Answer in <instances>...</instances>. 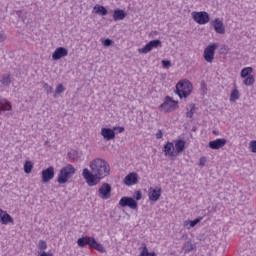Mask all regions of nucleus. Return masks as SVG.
Instances as JSON below:
<instances>
[{"mask_svg":"<svg viewBox=\"0 0 256 256\" xmlns=\"http://www.w3.org/2000/svg\"><path fill=\"white\" fill-rule=\"evenodd\" d=\"M244 85L247 87H251V85H255V77L253 75L246 76L243 81Z\"/></svg>","mask_w":256,"mask_h":256,"instance_id":"27","label":"nucleus"},{"mask_svg":"<svg viewBox=\"0 0 256 256\" xmlns=\"http://www.w3.org/2000/svg\"><path fill=\"white\" fill-rule=\"evenodd\" d=\"M227 145V140L225 138H218L214 141L209 142L210 149H221Z\"/></svg>","mask_w":256,"mask_h":256,"instance_id":"15","label":"nucleus"},{"mask_svg":"<svg viewBox=\"0 0 256 256\" xmlns=\"http://www.w3.org/2000/svg\"><path fill=\"white\" fill-rule=\"evenodd\" d=\"M55 93L56 95H61V93H65V87L63 86V84H58L56 86Z\"/></svg>","mask_w":256,"mask_h":256,"instance_id":"32","label":"nucleus"},{"mask_svg":"<svg viewBox=\"0 0 256 256\" xmlns=\"http://www.w3.org/2000/svg\"><path fill=\"white\" fill-rule=\"evenodd\" d=\"M78 247H87V245L90 247V249H95L96 251H99V253H105V247L101 243H98L97 240H95V237L91 236H85L82 238H79L77 240Z\"/></svg>","mask_w":256,"mask_h":256,"instance_id":"2","label":"nucleus"},{"mask_svg":"<svg viewBox=\"0 0 256 256\" xmlns=\"http://www.w3.org/2000/svg\"><path fill=\"white\" fill-rule=\"evenodd\" d=\"M212 25L216 33H218L219 35L225 34V26L223 25V21H221L219 18H216L212 22Z\"/></svg>","mask_w":256,"mask_h":256,"instance_id":"17","label":"nucleus"},{"mask_svg":"<svg viewBox=\"0 0 256 256\" xmlns=\"http://www.w3.org/2000/svg\"><path fill=\"white\" fill-rule=\"evenodd\" d=\"M0 83H2L4 87H9V85H11V74H4Z\"/></svg>","mask_w":256,"mask_h":256,"instance_id":"25","label":"nucleus"},{"mask_svg":"<svg viewBox=\"0 0 256 256\" xmlns=\"http://www.w3.org/2000/svg\"><path fill=\"white\" fill-rule=\"evenodd\" d=\"M175 149L176 153L179 155L185 151V141L184 140H177L175 142Z\"/></svg>","mask_w":256,"mask_h":256,"instance_id":"23","label":"nucleus"},{"mask_svg":"<svg viewBox=\"0 0 256 256\" xmlns=\"http://www.w3.org/2000/svg\"><path fill=\"white\" fill-rule=\"evenodd\" d=\"M195 114V104L190 105V111L186 113V116L191 119L193 118V115Z\"/></svg>","mask_w":256,"mask_h":256,"instance_id":"33","label":"nucleus"},{"mask_svg":"<svg viewBox=\"0 0 256 256\" xmlns=\"http://www.w3.org/2000/svg\"><path fill=\"white\" fill-rule=\"evenodd\" d=\"M192 17L198 25H206V23H209L210 21L209 13L205 11L193 12Z\"/></svg>","mask_w":256,"mask_h":256,"instance_id":"6","label":"nucleus"},{"mask_svg":"<svg viewBox=\"0 0 256 256\" xmlns=\"http://www.w3.org/2000/svg\"><path fill=\"white\" fill-rule=\"evenodd\" d=\"M162 65H171V61H169V60H162Z\"/></svg>","mask_w":256,"mask_h":256,"instance_id":"44","label":"nucleus"},{"mask_svg":"<svg viewBox=\"0 0 256 256\" xmlns=\"http://www.w3.org/2000/svg\"><path fill=\"white\" fill-rule=\"evenodd\" d=\"M163 152L166 157H175V146L173 142H167L163 147Z\"/></svg>","mask_w":256,"mask_h":256,"instance_id":"16","label":"nucleus"},{"mask_svg":"<svg viewBox=\"0 0 256 256\" xmlns=\"http://www.w3.org/2000/svg\"><path fill=\"white\" fill-rule=\"evenodd\" d=\"M206 159L205 158H200V160H199V165H200V167H204V165H205V163H206Z\"/></svg>","mask_w":256,"mask_h":256,"instance_id":"41","label":"nucleus"},{"mask_svg":"<svg viewBox=\"0 0 256 256\" xmlns=\"http://www.w3.org/2000/svg\"><path fill=\"white\" fill-rule=\"evenodd\" d=\"M5 39H7V36L3 33L0 34V43H3V41H5Z\"/></svg>","mask_w":256,"mask_h":256,"instance_id":"42","label":"nucleus"},{"mask_svg":"<svg viewBox=\"0 0 256 256\" xmlns=\"http://www.w3.org/2000/svg\"><path fill=\"white\" fill-rule=\"evenodd\" d=\"M67 55H69V51L64 47H59L52 54V59H54V61H57L59 59H62V57H67Z\"/></svg>","mask_w":256,"mask_h":256,"instance_id":"14","label":"nucleus"},{"mask_svg":"<svg viewBox=\"0 0 256 256\" xmlns=\"http://www.w3.org/2000/svg\"><path fill=\"white\" fill-rule=\"evenodd\" d=\"M90 169L84 168L82 176L88 187L99 185L102 179H105L111 173V166L102 158H95L90 162Z\"/></svg>","mask_w":256,"mask_h":256,"instance_id":"1","label":"nucleus"},{"mask_svg":"<svg viewBox=\"0 0 256 256\" xmlns=\"http://www.w3.org/2000/svg\"><path fill=\"white\" fill-rule=\"evenodd\" d=\"M114 131H118V133H123L125 131L124 127H114Z\"/></svg>","mask_w":256,"mask_h":256,"instance_id":"40","label":"nucleus"},{"mask_svg":"<svg viewBox=\"0 0 256 256\" xmlns=\"http://www.w3.org/2000/svg\"><path fill=\"white\" fill-rule=\"evenodd\" d=\"M124 185L131 187L132 185H137L139 183V176L135 172H131L123 180Z\"/></svg>","mask_w":256,"mask_h":256,"instance_id":"12","label":"nucleus"},{"mask_svg":"<svg viewBox=\"0 0 256 256\" xmlns=\"http://www.w3.org/2000/svg\"><path fill=\"white\" fill-rule=\"evenodd\" d=\"M156 139H163V131L158 130V132L156 133Z\"/></svg>","mask_w":256,"mask_h":256,"instance_id":"39","label":"nucleus"},{"mask_svg":"<svg viewBox=\"0 0 256 256\" xmlns=\"http://www.w3.org/2000/svg\"><path fill=\"white\" fill-rule=\"evenodd\" d=\"M239 97H241V95L239 94V90L234 89L230 94L231 103H235V101H237V99H239Z\"/></svg>","mask_w":256,"mask_h":256,"instance_id":"28","label":"nucleus"},{"mask_svg":"<svg viewBox=\"0 0 256 256\" xmlns=\"http://www.w3.org/2000/svg\"><path fill=\"white\" fill-rule=\"evenodd\" d=\"M250 149H251L252 153H256V140H252L250 142Z\"/></svg>","mask_w":256,"mask_h":256,"instance_id":"38","label":"nucleus"},{"mask_svg":"<svg viewBox=\"0 0 256 256\" xmlns=\"http://www.w3.org/2000/svg\"><path fill=\"white\" fill-rule=\"evenodd\" d=\"M139 250L141 251L139 256H157L155 252H149V249H147L146 243H142Z\"/></svg>","mask_w":256,"mask_h":256,"instance_id":"20","label":"nucleus"},{"mask_svg":"<svg viewBox=\"0 0 256 256\" xmlns=\"http://www.w3.org/2000/svg\"><path fill=\"white\" fill-rule=\"evenodd\" d=\"M134 199H136V201H141V199H143V193H141V191L135 192Z\"/></svg>","mask_w":256,"mask_h":256,"instance_id":"37","label":"nucleus"},{"mask_svg":"<svg viewBox=\"0 0 256 256\" xmlns=\"http://www.w3.org/2000/svg\"><path fill=\"white\" fill-rule=\"evenodd\" d=\"M13 221V217H11L7 212H4L2 219H0V223H2V225H8V223H13Z\"/></svg>","mask_w":256,"mask_h":256,"instance_id":"24","label":"nucleus"},{"mask_svg":"<svg viewBox=\"0 0 256 256\" xmlns=\"http://www.w3.org/2000/svg\"><path fill=\"white\" fill-rule=\"evenodd\" d=\"M201 221H203V217H198V218L194 219L193 221H185L184 227H187V229H191V228L195 227L196 225H198V223H201Z\"/></svg>","mask_w":256,"mask_h":256,"instance_id":"22","label":"nucleus"},{"mask_svg":"<svg viewBox=\"0 0 256 256\" xmlns=\"http://www.w3.org/2000/svg\"><path fill=\"white\" fill-rule=\"evenodd\" d=\"M102 43L104 47H111L115 42L109 38H106Z\"/></svg>","mask_w":256,"mask_h":256,"instance_id":"36","label":"nucleus"},{"mask_svg":"<svg viewBox=\"0 0 256 256\" xmlns=\"http://www.w3.org/2000/svg\"><path fill=\"white\" fill-rule=\"evenodd\" d=\"M53 177H55V168L53 166L42 170V183H49Z\"/></svg>","mask_w":256,"mask_h":256,"instance_id":"11","label":"nucleus"},{"mask_svg":"<svg viewBox=\"0 0 256 256\" xmlns=\"http://www.w3.org/2000/svg\"><path fill=\"white\" fill-rule=\"evenodd\" d=\"M157 47H161V40L159 39L150 41L148 44H146L143 48H140L138 51L139 53L147 54L150 51H153V49H157Z\"/></svg>","mask_w":256,"mask_h":256,"instance_id":"10","label":"nucleus"},{"mask_svg":"<svg viewBox=\"0 0 256 256\" xmlns=\"http://www.w3.org/2000/svg\"><path fill=\"white\" fill-rule=\"evenodd\" d=\"M164 69H169V65H164Z\"/></svg>","mask_w":256,"mask_h":256,"instance_id":"46","label":"nucleus"},{"mask_svg":"<svg viewBox=\"0 0 256 256\" xmlns=\"http://www.w3.org/2000/svg\"><path fill=\"white\" fill-rule=\"evenodd\" d=\"M76 169L75 166L72 164H67L66 166L62 167L57 178V182L60 185H65L73 175H75Z\"/></svg>","mask_w":256,"mask_h":256,"instance_id":"3","label":"nucleus"},{"mask_svg":"<svg viewBox=\"0 0 256 256\" xmlns=\"http://www.w3.org/2000/svg\"><path fill=\"white\" fill-rule=\"evenodd\" d=\"M191 91H193V84L188 80H181L176 84V93L180 99H187L191 95Z\"/></svg>","mask_w":256,"mask_h":256,"instance_id":"4","label":"nucleus"},{"mask_svg":"<svg viewBox=\"0 0 256 256\" xmlns=\"http://www.w3.org/2000/svg\"><path fill=\"white\" fill-rule=\"evenodd\" d=\"M94 11L97 15H102V16H105L107 15V8H105L104 6H99V5H96L94 7Z\"/></svg>","mask_w":256,"mask_h":256,"instance_id":"26","label":"nucleus"},{"mask_svg":"<svg viewBox=\"0 0 256 256\" xmlns=\"http://www.w3.org/2000/svg\"><path fill=\"white\" fill-rule=\"evenodd\" d=\"M148 197L150 201H153L154 203H157L159 199H161V188L156 187H150L148 190Z\"/></svg>","mask_w":256,"mask_h":256,"instance_id":"13","label":"nucleus"},{"mask_svg":"<svg viewBox=\"0 0 256 256\" xmlns=\"http://www.w3.org/2000/svg\"><path fill=\"white\" fill-rule=\"evenodd\" d=\"M216 50H217V43H213L205 48L204 59L205 61H207V63H213Z\"/></svg>","mask_w":256,"mask_h":256,"instance_id":"7","label":"nucleus"},{"mask_svg":"<svg viewBox=\"0 0 256 256\" xmlns=\"http://www.w3.org/2000/svg\"><path fill=\"white\" fill-rule=\"evenodd\" d=\"M42 87L45 89L47 95H51L53 93V87L47 84L46 82H42Z\"/></svg>","mask_w":256,"mask_h":256,"instance_id":"31","label":"nucleus"},{"mask_svg":"<svg viewBox=\"0 0 256 256\" xmlns=\"http://www.w3.org/2000/svg\"><path fill=\"white\" fill-rule=\"evenodd\" d=\"M178 103L171 96H166L164 102L160 105V109L165 113H171V111H175L179 107Z\"/></svg>","mask_w":256,"mask_h":256,"instance_id":"5","label":"nucleus"},{"mask_svg":"<svg viewBox=\"0 0 256 256\" xmlns=\"http://www.w3.org/2000/svg\"><path fill=\"white\" fill-rule=\"evenodd\" d=\"M120 207H129L130 209H137L139 207L137 201L131 197L124 196L119 201Z\"/></svg>","mask_w":256,"mask_h":256,"instance_id":"8","label":"nucleus"},{"mask_svg":"<svg viewBox=\"0 0 256 256\" xmlns=\"http://www.w3.org/2000/svg\"><path fill=\"white\" fill-rule=\"evenodd\" d=\"M24 171L27 174H29V173H31V171H33V164L30 161L25 162Z\"/></svg>","mask_w":256,"mask_h":256,"instance_id":"30","label":"nucleus"},{"mask_svg":"<svg viewBox=\"0 0 256 256\" xmlns=\"http://www.w3.org/2000/svg\"><path fill=\"white\" fill-rule=\"evenodd\" d=\"M37 247L40 249V251H45V249H47V242L44 240H39Z\"/></svg>","mask_w":256,"mask_h":256,"instance_id":"34","label":"nucleus"},{"mask_svg":"<svg viewBox=\"0 0 256 256\" xmlns=\"http://www.w3.org/2000/svg\"><path fill=\"white\" fill-rule=\"evenodd\" d=\"M101 135L106 141H111L115 139V130L110 128H102Z\"/></svg>","mask_w":256,"mask_h":256,"instance_id":"18","label":"nucleus"},{"mask_svg":"<svg viewBox=\"0 0 256 256\" xmlns=\"http://www.w3.org/2000/svg\"><path fill=\"white\" fill-rule=\"evenodd\" d=\"M12 106H11V102L8 101L5 98L0 99V110L1 111H11Z\"/></svg>","mask_w":256,"mask_h":256,"instance_id":"21","label":"nucleus"},{"mask_svg":"<svg viewBox=\"0 0 256 256\" xmlns=\"http://www.w3.org/2000/svg\"><path fill=\"white\" fill-rule=\"evenodd\" d=\"M125 17H127V13L124 12V10H119V9L114 10V13H113L114 21H123Z\"/></svg>","mask_w":256,"mask_h":256,"instance_id":"19","label":"nucleus"},{"mask_svg":"<svg viewBox=\"0 0 256 256\" xmlns=\"http://www.w3.org/2000/svg\"><path fill=\"white\" fill-rule=\"evenodd\" d=\"M251 73H253V68L246 67V68L242 69L241 77L242 78L249 77V75H251Z\"/></svg>","mask_w":256,"mask_h":256,"instance_id":"29","label":"nucleus"},{"mask_svg":"<svg viewBox=\"0 0 256 256\" xmlns=\"http://www.w3.org/2000/svg\"><path fill=\"white\" fill-rule=\"evenodd\" d=\"M3 215H5V211H3V209L0 208V219H2Z\"/></svg>","mask_w":256,"mask_h":256,"instance_id":"45","label":"nucleus"},{"mask_svg":"<svg viewBox=\"0 0 256 256\" xmlns=\"http://www.w3.org/2000/svg\"><path fill=\"white\" fill-rule=\"evenodd\" d=\"M98 195L100 199H111V186L109 183H103L99 190H98Z\"/></svg>","mask_w":256,"mask_h":256,"instance_id":"9","label":"nucleus"},{"mask_svg":"<svg viewBox=\"0 0 256 256\" xmlns=\"http://www.w3.org/2000/svg\"><path fill=\"white\" fill-rule=\"evenodd\" d=\"M184 247L188 253H191V251L195 249V245H193L191 242H186Z\"/></svg>","mask_w":256,"mask_h":256,"instance_id":"35","label":"nucleus"},{"mask_svg":"<svg viewBox=\"0 0 256 256\" xmlns=\"http://www.w3.org/2000/svg\"><path fill=\"white\" fill-rule=\"evenodd\" d=\"M39 256H53V253H47L45 251H42Z\"/></svg>","mask_w":256,"mask_h":256,"instance_id":"43","label":"nucleus"}]
</instances>
